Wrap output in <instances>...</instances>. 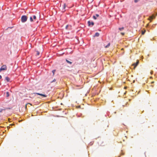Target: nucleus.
Masks as SVG:
<instances>
[{"label":"nucleus","mask_w":157,"mask_h":157,"mask_svg":"<svg viewBox=\"0 0 157 157\" xmlns=\"http://www.w3.org/2000/svg\"><path fill=\"white\" fill-rule=\"evenodd\" d=\"M27 17L25 15H23L21 17V21L22 22L24 23L26 22L27 20Z\"/></svg>","instance_id":"obj_1"},{"label":"nucleus","mask_w":157,"mask_h":157,"mask_svg":"<svg viewBox=\"0 0 157 157\" xmlns=\"http://www.w3.org/2000/svg\"><path fill=\"white\" fill-rule=\"evenodd\" d=\"M7 69V67L6 65H3L0 68V72L2 71L6 70Z\"/></svg>","instance_id":"obj_2"},{"label":"nucleus","mask_w":157,"mask_h":157,"mask_svg":"<svg viewBox=\"0 0 157 157\" xmlns=\"http://www.w3.org/2000/svg\"><path fill=\"white\" fill-rule=\"evenodd\" d=\"M139 63V61L137 60L136 61V63H133L132 65L134 66V68L135 69L136 67V66L138 65V63Z\"/></svg>","instance_id":"obj_3"},{"label":"nucleus","mask_w":157,"mask_h":157,"mask_svg":"<svg viewBox=\"0 0 157 157\" xmlns=\"http://www.w3.org/2000/svg\"><path fill=\"white\" fill-rule=\"evenodd\" d=\"M35 94H36L38 95H40L42 96L43 97H46L47 96L45 95V94H40V93H35Z\"/></svg>","instance_id":"obj_4"},{"label":"nucleus","mask_w":157,"mask_h":157,"mask_svg":"<svg viewBox=\"0 0 157 157\" xmlns=\"http://www.w3.org/2000/svg\"><path fill=\"white\" fill-rule=\"evenodd\" d=\"M88 24L89 26H90L91 25L92 26H93L94 24L93 22H90V21H88Z\"/></svg>","instance_id":"obj_5"},{"label":"nucleus","mask_w":157,"mask_h":157,"mask_svg":"<svg viewBox=\"0 0 157 157\" xmlns=\"http://www.w3.org/2000/svg\"><path fill=\"white\" fill-rule=\"evenodd\" d=\"M99 16V15L98 14H96L95 16H93V18L95 20L97 19V17H98Z\"/></svg>","instance_id":"obj_6"},{"label":"nucleus","mask_w":157,"mask_h":157,"mask_svg":"<svg viewBox=\"0 0 157 157\" xmlns=\"http://www.w3.org/2000/svg\"><path fill=\"white\" fill-rule=\"evenodd\" d=\"M99 35V33H95L94 35V36H98Z\"/></svg>","instance_id":"obj_7"},{"label":"nucleus","mask_w":157,"mask_h":157,"mask_svg":"<svg viewBox=\"0 0 157 157\" xmlns=\"http://www.w3.org/2000/svg\"><path fill=\"white\" fill-rule=\"evenodd\" d=\"M5 79L8 82H9L10 80V78L8 77H6L5 78Z\"/></svg>","instance_id":"obj_8"},{"label":"nucleus","mask_w":157,"mask_h":157,"mask_svg":"<svg viewBox=\"0 0 157 157\" xmlns=\"http://www.w3.org/2000/svg\"><path fill=\"white\" fill-rule=\"evenodd\" d=\"M63 9H62V10H64V9H65V7H66V5H65V4H64L63 5Z\"/></svg>","instance_id":"obj_9"},{"label":"nucleus","mask_w":157,"mask_h":157,"mask_svg":"<svg viewBox=\"0 0 157 157\" xmlns=\"http://www.w3.org/2000/svg\"><path fill=\"white\" fill-rule=\"evenodd\" d=\"M40 54V53L38 51H36V56H39Z\"/></svg>","instance_id":"obj_10"},{"label":"nucleus","mask_w":157,"mask_h":157,"mask_svg":"<svg viewBox=\"0 0 157 157\" xmlns=\"http://www.w3.org/2000/svg\"><path fill=\"white\" fill-rule=\"evenodd\" d=\"M66 62L70 64H71L72 62L71 61H69L68 59H66Z\"/></svg>","instance_id":"obj_11"},{"label":"nucleus","mask_w":157,"mask_h":157,"mask_svg":"<svg viewBox=\"0 0 157 157\" xmlns=\"http://www.w3.org/2000/svg\"><path fill=\"white\" fill-rule=\"evenodd\" d=\"M6 96L7 97H8L9 96V94L8 92H7L6 93Z\"/></svg>","instance_id":"obj_12"},{"label":"nucleus","mask_w":157,"mask_h":157,"mask_svg":"<svg viewBox=\"0 0 157 157\" xmlns=\"http://www.w3.org/2000/svg\"><path fill=\"white\" fill-rule=\"evenodd\" d=\"M155 17L154 16H153V15L152 16H151L150 17V19H153Z\"/></svg>","instance_id":"obj_13"},{"label":"nucleus","mask_w":157,"mask_h":157,"mask_svg":"<svg viewBox=\"0 0 157 157\" xmlns=\"http://www.w3.org/2000/svg\"><path fill=\"white\" fill-rule=\"evenodd\" d=\"M124 29V28L123 27H122V28H119V29L120 30V31H122V30H123Z\"/></svg>","instance_id":"obj_14"},{"label":"nucleus","mask_w":157,"mask_h":157,"mask_svg":"<svg viewBox=\"0 0 157 157\" xmlns=\"http://www.w3.org/2000/svg\"><path fill=\"white\" fill-rule=\"evenodd\" d=\"M30 21H31V22H32L33 21V18L32 17H31L30 18Z\"/></svg>","instance_id":"obj_15"},{"label":"nucleus","mask_w":157,"mask_h":157,"mask_svg":"<svg viewBox=\"0 0 157 157\" xmlns=\"http://www.w3.org/2000/svg\"><path fill=\"white\" fill-rule=\"evenodd\" d=\"M110 45V44L109 43H108V44L105 46V48H108Z\"/></svg>","instance_id":"obj_16"},{"label":"nucleus","mask_w":157,"mask_h":157,"mask_svg":"<svg viewBox=\"0 0 157 157\" xmlns=\"http://www.w3.org/2000/svg\"><path fill=\"white\" fill-rule=\"evenodd\" d=\"M33 19L34 20H36V17L35 15L33 16Z\"/></svg>","instance_id":"obj_17"},{"label":"nucleus","mask_w":157,"mask_h":157,"mask_svg":"<svg viewBox=\"0 0 157 157\" xmlns=\"http://www.w3.org/2000/svg\"><path fill=\"white\" fill-rule=\"evenodd\" d=\"M55 71H56V70H53L52 71V73H53V75H54V73H55Z\"/></svg>","instance_id":"obj_18"},{"label":"nucleus","mask_w":157,"mask_h":157,"mask_svg":"<svg viewBox=\"0 0 157 157\" xmlns=\"http://www.w3.org/2000/svg\"><path fill=\"white\" fill-rule=\"evenodd\" d=\"M3 110H5V109H0V113L2 112Z\"/></svg>","instance_id":"obj_19"},{"label":"nucleus","mask_w":157,"mask_h":157,"mask_svg":"<svg viewBox=\"0 0 157 157\" xmlns=\"http://www.w3.org/2000/svg\"><path fill=\"white\" fill-rule=\"evenodd\" d=\"M145 30L144 31H142V35H144V33H145Z\"/></svg>","instance_id":"obj_20"},{"label":"nucleus","mask_w":157,"mask_h":157,"mask_svg":"<svg viewBox=\"0 0 157 157\" xmlns=\"http://www.w3.org/2000/svg\"><path fill=\"white\" fill-rule=\"evenodd\" d=\"M28 104H30V105H32L31 104H30V103H27V104L25 105V108L26 109V108H27V105H28Z\"/></svg>","instance_id":"obj_21"},{"label":"nucleus","mask_w":157,"mask_h":157,"mask_svg":"<svg viewBox=\"0 0 157 157\" xmlns=\"http://www.w3.org/2000/svg\"><path fill=\"white\" fill-rule=\"evenodd\" d=\"M140 0H134V2H135V3H136L137 2L139 1Z\"/></svg>","instance_id":"obj_22"},{"label":"nucleus","mask_w":157,"mask_h":157,"mask_svg":"<svg viewBox=\"0 0 157 157\" xmlns=\"http://www.w3.org/2000/svg\"><path fill=\"white\" fill-rule=\"evenodd\" d=\"M68 25H67L66 26V29H67V28H68Z\"/></svg>","instance_id":"obj_23"},{"label":"nucleus","mask_w":157,"mask_h":157,"mask_svg":"<svg viewBox=\"0 0 157 157\" xmlns=\"http://www.w3.org/2000/svg\"><path fill=\"white\" fill-rule=\"evenodd\" d=\"M121 34L123 35L124 34V33H121Z\"/></svg>","instance_id":"obj_24"},{"label":"nucleus","mask_w":157,"mask_h":157,"mask_svg":"<svg viewBox=\"0 0 157 157\" xmlns=\"http://www.w3.org/2000/svg\"><path fill=\"white\" fill-rule=\"evenodd\" d=\"M153 71H151V72H150V73H151V74H153Z\"/></svg>","instance_id":"obj_25"},{"label":"nucleus","mask_w":157,"mask_h":157,"mask_svg":"<svg viewBox=\"0 0 157 157\" xmlns=\"http://www.w3.org/2000/svg\"><path fill=\"white\" fill-rule=\"evenodd\" d=\"M1 78H2V76L1 75H0V79Z\"/></svg>","instance_id":"obj_26"},{"label":"nucleus","mask_w":157,"mask_h":157,"mask_svg":"<svg viewBox=\"0 0 157 157\" xmlns=\"http://www.w3.org/2000/svg\"><path fill=\"white\" fill-rule=\"evenodd\" d=\"M56 81V80H54L53 82H54Z\"/></svg>","instance_id":"obj_27"},{"label":"nucleus","mask_w":157,"mask_h":157,"mask_svg":"<svg viewBox=\"0 0 157 157\" xmlns=\"http://www.w3.org/2000/svg\"><path fill=\"white\" fill-rule=\"evenodd\" d=\"M124 88H125V89H126V87H124Z\"/></svg>","instance_id":"obj_28"}]
</instances>
